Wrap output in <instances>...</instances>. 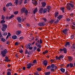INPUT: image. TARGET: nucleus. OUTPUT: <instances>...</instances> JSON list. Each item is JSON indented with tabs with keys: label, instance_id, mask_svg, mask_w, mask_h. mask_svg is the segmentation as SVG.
Instances as JSON below:
<instances>
[{
	"label": "nucleus",
	"instance_id": "obj_52",
	"mask_svg": "<svg viewBox=\"0 0 75 75\" xmlns=\"http://www.w3.org/2000/svg\"><path fill=\"white\" fill-rule=\"evenodd\" d=\"M20 53H22L23 52V51L22 50H20L19 51Z\"/></svg>",
	"mask_w": 75,
	"mask_h": 75
},
{
	"label": "nucleus",
	"instance_id": "obj_4",
	"mask_svg": "<svg viewBox=\"0 0 75 75\" xmlns=\"http://www.w3.org/2000/svg\"><path fill=\"white\" fill-rule=\"evenodd\" d=\"M39 26H44L45 25V22H41L38 23Z\"/></svg>",
	"mask_w": 75,
	"mask_h": 75
},
{
	"label": "nucleus",
	"instance_id": "obj_63",
	"mask_svg": "<svg viewBox=\"0 0 75 75\" xmlns=\"http://www.w3.org/2000/svg\"><path fill=\"white\" fill-rule=\"evenodd\" d=\"M22 69H23V70H25V67H23L22 68Z\"/></svg>",
	"mask_w": 75,
	"mask_h": 75
},
{
	"label": "nucleus",
	"instance_id": "obj_42",
	"mask_svg": "<svg viewBox=\"0 0 75 75\" xmlns=\"http://www.w3.org/2000/svg\"><path fill=\"white\" fill-rule=\"evenodd\" d=\"M7 75H11V72H10V71H8V73H7Z\"/></svg>",
	"mask_w": 75,
	"mask_h": 75
},
{
	"label": "nucleus",
	"instance_id": "obj_44",
	"mask_svg": "<svg viewBox=\"0 0 75 75\" xmlns=\"http://www.w3.org/2000/svg\"><path fill=\"white\" fill-rule=\"evenodd\" d=\"M38 71H41V68H38L37 69Z\"/></svg>",
	"mask_w": 75,
	"mask_h": 75
},
{
	"label": "nucleus",
	"instance_id": "obj_29",
	"mask_svg": "<svg viewBox=\"0 0 75 75\" xmlns=\"http://www.w3.org/2000/svg\"><path fill=\"white\" fill-rule=\"evenodd\" d=\"M64 8H64V7L60 8V10H62V11L63 13H64Z\"/></svg>",
	"mask_w": 75,
	"mask_h": 75
},
{
	"label": "nucleus",
	"instance_id": "obj_36",
	"mask_svg": "<svg viewBox=\"0 0 75 75\" xmlns=\"http://www.w3.org/2000/svg\"><path fill=\"white\" fill-rule=\"evenodd\" d=\"M51 68V66H48L47 67V69H50Z\"/></svg>",
	"mask_w": 75,
	"mask_h": 75
},
{
	"label": "nucleus",
	"instance_id": "obj_31",
	"mask_svg": "<svg viewBox=\"0 0 75 75\" xmlns=\"http://www.w3.org/2000/svg\"><path fill=\"white\" fill-rule=\"evenodd\" d=\"M14 17V15H11L10 17H9V19H11L12 18H13V17Z\"/></svg>",
	"mask_w": 75,
	"mask_h": 75
},
{
	"label": "nucleus",
	"instance_id": "obj_59",
	"mask_svg": "<svg viewBox=\"0 0 75 75\" xmlns=\"http://www.w3.org/2000/svg\"><path fill=\"white\" fill-rule=\"evenodd\" d=\"M54 20H51V21L50 22V23H54Z\"/></svg>",
	"mask_w": 75,
	"mask_h": 75
},
{
	"label": "nucleus",
	"instance_id": "obj_6",
	"mask_svg": "<svg viewBox=\"0 0 75 75\" xmlns=\"http://www.w3.org/2000/svg\"><path fill=\"white\" fill-rule=\"evenodd\" d=\"M32 46V45L30 43H29L28 45H27L25 46L27 49H28L29 47H31Z\"/></svg>",
	"mask_w": 75,
	"mask_h": 75
},
{
	"label": "nucleus",
	"instance_id": "obj_15",
	"mask_svg": "<svg viewBox=\"0 0 75 75\" xmlns=\"http://www.w3.org/2000/svg\"><path fill=\"white\" fill-rule=\"evenodd\" d=\"M63 17V15H60L59 16H58L57 17V18H58L59 20H60L61 18H62V17Z\"/></svg>",
	"mask_w": 75,
	"mask_h": 75
},
{
	"label": "nucleus",
	"instance_id": "obj_46",
	"mask_svg": "<svg viewBox=\"0 0 75 75\" xmlns=\"http://www.w3.org/2000/svg\"><path fill=\"white\" fill-rule=\"evenodd\" d=\"M37 51L38 52H40V49L39 48H37Z\"/></svg>",
	"mask_w": 75,
	"mask_h": 75
},
{
	"label": "nucleus",
	"instance_id": "obj_2",
	"mask_svg": "<svg viewBox=\"0 0 75 75\" xmlns=\"http://www.w3.org/2000/svg\"><path fill=\"white\" fill-rule=\"evenodd\" d=\"M7 53V50L6 49H5L4 51L1 52V54L3 57H4Z\"/></svg>",
	"mask_w": 75,
	"mask_h": 75
},
{
	"label": "nucleus",
	"instance_id": "obj_57",
	"mask_svg": "<svg viewBox=\"0 0 75 75\" xmlns=\"http://www.w3.org/2000/svg\"><path fill=\"white\" fill-rule=\"evenodd\" d=\"M14 4H15V5L16 6H17L18 5V2H14Z\"/></svg>",
	"mask_w": 75,
	"mask_h": 75
},
{
	"label": "nucleus",
	"instance_id": "obj_10",
	"mask_svg": "<svg viewBox=\"0 0 75 75\" xmlns=\"http://www.w3.org/2000/svg\"><path fill=\"white\" fill-rule=\"evenodd\" d=\"M17 20L18 21V22H21V21L22 20V19L21 18V17H17Z\"/></svg>",
	"mask_w": 75,
	"mask_h": 75
},
{
	"label": "nucleus",
	"instance_id": "obj_37",
	"mask_svg": "<svg viewBox=\"0 0 75 75\" xmlns=\"http://www.w3.org/2000/svg\"><path fill=\"white\" fill-rule=\"evenodd\" d=\"M3 36L1 35V32L0 31V39H1V38H3Z\"/></svg>",
	"mask_w": 75,
	"mask_h": 75
},
{
	"label": "nucleus",
	"instance_id": "obj_43",
	"mask_svg": "<svg viewBox=\"0 0 75 75\" xmlns=\"http://www.w3.org/2000/svg\"><path fill=\"white\" fill-rule=\"evenodd\" d=\"M59 51H60V52H62V51H63V48L60 49L59 50Z\"/></svg>",
	"mask_w": 75,
	"mask_h": 75
},
{
	"label": "nucleus",
	"instance_id": "obj_12",
	"mask_svg": "<svg viewBox=\"0 0 75 75\" xmlns=\"http://www.w3.org/2000/svg\"><path fill=\"white\" fill-rule=\"evenodd\" d=\"M63 51L64 52V54H67V48L65 47H64L63 48Z\"/></svg>",
	"mask_w": 75,
	"mask_h": 75
},
{
	"label": "nucleus",
	"instance_id": "obj_54",
	"mask_svg": "<svg viewBox=\"0 0 75 75\" xmlns=\"http://www.w3.org/2000/svg\"><path fill=\"white\" fill-rule=\"evenodd\" d=\"M71 28L72 29H75V26L73 25L71 27Z\"/></svg>",
	"mask_w": 75,
	"mask_h": 75
},
{
	"label": "nucleus",
	"instance_id": "obj_19",
	"mask_svg": "<svg viewBox=\"0 0 75 75\" xmlns=\"http://www.w3.org/2000/svg\"><path fill=\"white\" fill-rule=\"evenodd\" d=\"M70 45V42H67L65 45V47H67V45Z\"/></svg>",
	"mask_w": 75,
	"mask_h": 75
},
{
	"label": "nucleus",
	"instance_id": "obj_40",
	"mask_svg": "<svg viewBox=\"0 0 75 75\" xmlns=\"http://www.w3.org/2000/svg\"><path fill=\"white\" fill-rule=\"evenodd\" d=\"M37 2L36 1H35V2L33 3V4H34V5H35V6H37Z\"/></svg>",
	"mask_w": 75,
	"mask_h": 75
},
{
	"label": "nucleus",
	"instance_id": "obj_3",
	"mask_svg": "<svg viewBox=\"0 0 75 75\" xmlns=\"http://www.w3.org/2000/svg\"><path fill=\"white\" fill-rule=\"evenodd\" d=\"M64 58V56L63 55H60L59 56V57H58L57 56H56V59H58V60H59L60 59L62 58V59Z\"/></svg>",
	"mask_w": 75,
	"mask_h": 75
},
{
	"label": "nucleus",
	"instance_id": "obj_1",
	"mask_svg": "<svg viewBox=\"0 0 75 75\" xmlns=\"http://www.w3.org/2000/svg\"><path fill=\"white\" fill-rule=\"evenodd\" d=\"M2 25L3 27L1 28V30L2 31L4 32L6 31V29L7 28V25L6 24L3 23Z\"/></svg>",
	"mask_w": 75,
	"mask_h": 75
},
{
	"label": "nucleus",
	"instance_id": "obj_18",
	"mask_svg": "<svg viewBox=\"0 0 75 75\" xmlns=\"http://www.w3.org/2000/svg\"><path fill=\"white\" fill-rule=\"evenodd\" d=\"M43 64L45 65V66H47V60H44L43 62Z\"/></svg>",
	"mask_w": 75,
	"mask_h": 75
},
{
	"label": "nucleus",
	"instance_id": "obj_32",
	"mask_svg": "<svg viewBox=\"0 0 75 75\" xmlns=\"http://www.w3.org/2000/svg\"><path fill=\"white\" fill-rule=\"evenodd\" d=\"M60 70L62 72H65V69H64V68H62L60 69Z\"/></svg>",
	"mask_w": 75,
	"mask_h": 75
},
{
	"label": "nucleus",
	"instance_id": "obj_50",
	"mask_svg": "<svg viewBox=\"0 0 75 75\" xmlns=\"http://www.w3.org/2000/svg\"><path fill=\"white\" fill-rule=\"evenodd\" d=\"M40 44H42V39H40Z\"/></svg>",
	"mask_w": 75,
	"mask_h": 75
},
{
	"label": "nucleus",
	"instance_id": "obj_49",
	"mask_svg": "<svg viewBox=\"0 0 75 75\" xmlns=\"http://www.w3.org/2000/svg\"><path fill=\"white\" fill-rule=\"evenodd\" d=\"M25 53L26 54H28V50H27V49L25 50Z\"/></svg>",
	"mask_w": 75,
	"mask_h": 75
},
{
	"label": "nucleus",
	"instance_id": "obj_64",
	"mask_svg": "<svg viewBox=\"0 0 75 75\" xmlns=\"http://www.w3.org/2000/svg\"><path fill=\"white\" fill-rule=\"evenodd\" d=\"M74 36H73V35H72L71 36V38H72V39L74 38Z\"/></svg>",
	"mask_w": 75,
	"mask_h": 75
},
{
	"label": "nucleus",
	"instance_id": "obj_34",
	"mask_svg": "<svg viewBox=\"0 0 75 75\" xmlns=\"http://www.w3.org/2000/svg\"><path fill=\"white\" fill-rule=\"evenodd\" d=\"M55 59H52L50 60V61L51 63H53V62H54V61H55Z\"/></svg>",
	"mask_w": 75,
	"mask_h": 75
},
{
	"label": "nucleus",
	"instance_id": "obj_38",
	"mask_svg": "<svg viewBox=\"0 0 75 75\" xmlns=\"http://www.w3.org/2000/svg\"><path fill=\"white\" fill-rule=\"evenodd\" d=\"M6 22L5 21H4V20H2L1 21L0 23H4Z\"/></svg>",
	"mask_w": 75,
	"mask_h": 75
},
{
	"label": "nucleus",
	"instance_id": "obj_53",
	"mask_svg": "<svg viewBox=\"0 0 75 75\" xmlns=\"http://www.w3.org/2000/svg\"><path fill=\"white\" fill-rule=\"evenodd\" d=\"M15 45H18V42H17L15 43Z\"/></svg>",
	"mask_w": 75,
	"mask_h": 75
},
{
	"label": "nucleus",
	"instance_id": "obj_22",
	"mask_svg": "<svg viewBox=\"0 0 75 75\" xmlns=\"http://www.w3.org/2000/svg\"><path fill=\"white\" fill-rule=\"evenodd\" d=\"M68 59L69 61H71L72 59H73V58H72V57H68Z\"/></svg>",
	"mask_w": 75,
	"mask_h": 75
},
{
	"label": "nucleus",
	"instance_id": "obj_26",
	"mask_svg": "<svg viewBox=\"0 0 75 75\" xmlns=\"http://www.w3.org/2000/svg\"><path fill=\"white\" fill-rule=\"evenodd\" d=\"M24 12L26 16H27V15H28V10H27V9H26Z\"/></svg>",
	"mask_w": 75,
	"mask_h": 75
},
{
	"label": "nucleus",
	"instance_id": "obj_33",
	"mask_svg": "<svg viewBox=\"0 0 75 75\" xmlns=\"http://www.w3.org/2000/svg\"><path fill=\"white\" fill-rule=\"evenodd\" d=\"M5 39L3 38V37H2V38L1 39V41L2 42H5Z\"/></svg>",
	"mask_w": 75,
	"mask_h": 75
},
{
	"label": "nucleus",
	"instance_id": "obj_45",
	"mask_svg": "<svg viewBox=\"0 0 75 75\" xmlns=\"http://www.w3.org/2000/svg\"><path fill=\"white\" fill-rule=\"evenodd\" d=\"M37 47L35 46L33 47V49L34 51H35L36 49H37Z\"/></svg>",
	"mask_w": 75,
	"mask_h": 75
},
{
	"label": "nucleus",
	"instance_id": "obj_60",
	"mask_svg": "<svg viewBox=\"0 0 75 75\" xmlns=\"http://www.w3.org/2000/svg\"><path fill=\"white\" fill-rule=\"evenodd\" d=\"M6 44H10V42L9 41H7L6 42Z\"/></svg>",
	"mask_w": 75,
	"mask_h": 75
},
{
	"label": "nucleus",
	"instance_id": "obj_20",
	"mask_svg": "<svg viewBox=\"0 0 75 75\" xmlns=\"http://www.w3.org/2000/svg\"><path fill=\"white\" fill-rule=\"evenodd\" d=\"M11 6H12V3L10 2L9 3H8L6 5V6L7 7H8Z\"/></svg>",
	"mask_w": 75,
	"mask_h": 75
},
{
	"label": "nucleus",
	"instance_id": "obj_17",
	"mask_svg": "<svg viewBox=\"0 0 75 75\" xmlns=\"http://www.w3.org/2000/svg\"><path fill=\"white\" fill-rule=\"evenodd\" d=\"M58 14H59V13L58 12H55L54 13L55 17H56V18L57 17V16H58Z\"/></svg>",
	"mask_w": 75,
	"mask_h": 75
},
{
	"label": "nucleus",
	"instance_id": "obj_13",
	"mask_svg": "<svg viewBox=\"0 0 75 75\" xmlns=\"http://www.w3.org/2000/svg\"><path fill=\"white\" fill-rule=\"evenodd\" d=\"M68 31V30L67 29H66L64 30H62V31L63 33L65 34H67V31Z\"/></svg>",
	"mask_w": 75,
	"mask_h": 75
},
{
	"label": "nucleus",
	"instance_id": "obj_48",
	"mask_svg": "<svg viewBox=\"0 0 75 75\" xmlns=\"http://www.w3.org/2000/svg\"><path fill=\"white\" fill-rule=\"evenodd\" d=\"M42 19H43V20H44V21L45 22L46 21H47V19H46V18H42Z\"/></svg>",
	"mask_w": 75,
	"mask_h": 75
},
{
	"label": "nucleus",
	"instance_id": "obj_9",
	"mask_svg": "<svg viewBox=\"0 0 75 75\" xmlns=\"http://www.w3.org/2000/svg\"><path fill=\"white\" fill-rule=\"evenodd\" d=\"M35 45L38 47V48H41L42 47L40 43L38 44L37 43H35Z\"/></svg>",
	"mask_w": 75,
	"mask_h": 75
},
{
	"label": "nucleus",
	"instance_id": "obj_11",
	"mask_svg": "<svg viewBox=\"0 0 75 75\" xmlns=\"http://www.w3.org/2000/svg\"><path fill=\"white\" fill-rule=\"evenodd\" d=\"M43 8L42 7L41 8H40L39 11V13H41V14H42V12H43Z\"/></svg>",
	"mask_w": 75,
	"mask_h": 75
},
{
	"label": "nucleus",
	"instance_id": "obj_47",
	"mask_svg": "<svg viewBox=\"0 0 75 75\" xmlns=\"http://www.w3.org/2000/svg\"><path fill=\"white\" fill-rule=\"evenodd\" d=\"M7 33H3V35H7Z\"/></svg>",
	"mask_w": 75,
	"mask_h": 75
},
{
	"label": "nucleus",
	"instance_id": "obj_30",
	"mask_svg": "<svg viewBox=\"0 0 75 75\" xmlns=\"http://www.w3.org/2000/svg\"><path fill=\"white\" fill-rule=\"evenodd\" d=\"M50 67L52 68H54L55 67V64H52L51 65Z\"/></svg>",
	"mask_w": 75,
	"mask_h": 75
},
{
	"label": "nucleus",
	"instance_id": "obj_5",
	"mask_svg": "<svg viewBox=\"0 0 75 75\" xmlns=\"http://www.w3.org/2000/svg\"><path fill=\"white\" fill-rule=\"evenodd\" d=\"M51 7L50 5H48L47 6V12H48L49 13H50V11L51 10Z\"/></svg>",
	"mask_w": 75,
	"mask_h": 75
},
{
	"label": "nucleus",
	"instance_id": "obj_39",
	"mask_svg": "<svg viewBox=\"0 0 75 75\" xmlns=\"http://www.w3.org/2000/svg\"><path fill=\"white\" fill-rule=\"evenodd\" d=\"M59 21H58V19H57L56 21L54 22V23H56V24H57V23H58Z\"/></svg>",
	"mask_w": 75,
	"mask_h": 75
},
{
	"label": "nucleus",
	"instance_id": "obj_8",
	"mask_svg": "<svg viewBox=\"0 0 75 75\" xmlns=\"http://www.w3.org/2000/svg\"><path fill=\"white\" fill-rule=\"evenodd\" d=\"M31 62L28 64L26 67H27V68H28V69H30V68H31Z\"/></svg>",
	"mask_w": 75,
	"mask_h": 75
},
{
	"label": "nucleus",
	"instance_id": "obj_23",
	"mask_svg": "<svg viewBox=\"0 0 75 75\" xmlns=\"http://www.w3.org/2000/svg\"><path fill=\"white\" fill-rule=\"evenodd\" d=\"M67 8L68 9V10H71V7L69 6V4H67Z\"/></svg>",
	"mask_w": 75,
	"mask_h": 75
},
{
	"label": "nucleus",
	"instance_id": "obj_51",
	"mask_svg": "<svg viewBox=\"0 0 75 75\" xmlns=\"http://www.w3.org/2000/svg\"><path fill=\"white\" fill-rule=\"evenodd\" d=\"M18 25L19 27H21V24H19Z\"/></svg>",
	"mask_w": 75,
	"mask_h": 75
},
{
	"label": "nucleus",
	"instance_id": "obj_14",
	"mask_svg": "<svg viewBox=\"0 0 75 75\" xmlns=\"http://www.w3.org/2000/svg\"><path fill=\"white\" fill-rule=\"evenodd\" d=\"M47 12V8H44L43 10V13L44 14Z\"/></svg>",
	"mask_w": 75,
	"mask_h": 75
},
{
	"label": "nucleus",
	"instance_id": "obj_61",
	"mask_svg": "<svg viewBox=\"0 0 75 75\" xmlns=\"http://www.w3.org/2000/svg\"><path fill=\"white\" fill-rule=\"evenodd\" d=\"M36 43H38V44H40V41L39 40H38L37 41V42H36Z\"/></svg>",
	"mask_w": 75,
	"mask_h": 75
},
{
	"label": "nucleus",
	"instance_id": "obj_24",
	"mask_svg": "<svg viewBox=\"0 0 75 75\" xmlns=\"http://www.w3.org/2000/svg\"><path fill=\"white\" fill-rule=\"evenodd\" d=\"M17 36L16 35H13L12 36V39H13V40H15V39H16Z\"/></svg>",
	"mask_w": 75,
	"mask_h": 75
},
{
	"label": "nucleus",
	"instance_id": "obj_41",
	"mask_svg": "<svg viewBox=\"0 0 75 75\" xmlns=\"http://www.w3.org/2000/svg\"><path fill=\"white\" fill-rule=\"evenodd\" d=\"M18 13V11H15L14 12V14H17Z\"/></svg>",
	"mask_w": 75,
	"mask_h": 75
},
{
	"label": "nucleus",
	"instance_id": "obj_58",
	"mask_svg": "<svg viewBox=\"0 0 75 75\" xmlns=\"http://www.w3.org/2000/svg\"><path fill=\"white\" fill-rule=\"evenodd\" d=\"M50 70H51V71L52 72H54V69H51Z\"/></svg>",
	"mask_w": 75,
	"mask_h": 75
},
{
	"label": "nucleus",
	"instance_id": "obj_27",
	"mask_svg": "<svg viewBox=\"0 0 75 75\" xmlns=\"http://www.w3.org/2000/svg\"><path fill=\"white\" fill-rule=\"evenodd\" d=\"M51 74V72L50 71H49L47 72H46L45 73V75H50Z\"/></svg>",
	"mask_w": 75,
	"mask_h": 75
},
{
	"label": "nucleus",
	"instance_id": "obj_21",
	"mask_svg": "<svg viewBox=\"0 0 75 75\" xmlns=\"http://www.w3.org/2000/svg\"><path fill=\"white\" fill-rule=\"evenodd\" d=\"M37 11H38V9L37 8H36L33 11V13L35 14V13H36V12H37Z\"/></svg>",
	"mask_w": 75,
	"mask_h": 75
},
{
	"label": "nucleus",
	"instance_id": "obj_25",
	"mask_svg": "<svg viewBox=\"0 0 75 75\" xmlns=\"http://www.w3.org/2000/svg\"><path fill=\"white\" fill-rule=\"evenodd\" d=\"M21 31H18L17 32H16V35H19L21 34Z\"/></svg>",
	"mask_w": 75,
	"mask_h": 75
},
{
	"label": "nucleus",
	"instance_id": "obj_16",
	"mask_svg": "<svg viewBox=\"0 0 75 75\" xmlns=\"http://www.w3.org/2000/svg\"><path fill=\"white\" fill-rule=\"evenodd\" d=\"M47 5V4L45 3V2H43L42 3V7H44L45 6Z\"/></svg>",
	"mask_w": 75,
	"mask_h": 75
},
{
	"label": "nucleus",
	"instance_id": "obj_56",
	"mask_svg": "<svg viewBox=\"0 0 75 75\" xmlns=\"http://www.w3.org/2000/svg\"><path fill=\"white\" fill-rule=\"evenodd\" d=\"M72 47H73L74 48V49H75V44H74L72 45Z\"/></svg>",
	"mask_w": 75,
	"mask_h": 75
},
{
	"label": "nucleus",
	"instance_id": "obj_28",
	"mask_svg": "<svg viewBox=\"0 0 75 75\" xmlns=\"http://www.w3.org/2000/svg\"><path fill=\"white\" fill-rule=\"evenodd\" d=\"M69 5H70L71 7L72 8L74 7V5H73V4H72L69 3Z\"/></svg>",
	"mask_w": 75,
	"mask_h": 75
},
{
	"label": "nucleus",
	"instance_id": "obj_62",
	"mask_svg": "<svg viewBox=\"0 0 75 75\" xmlns=\"http://www.w3.org/2000/svg\"><path fill=\"white\" fill-rule=\"evenodd\" d=\"M5 58L6 60H8V57H5Z\"/></svg>",
	"mask_w": 75,
	"mask_h": 75
},
{
	"label": "nucleus",
	"instance_id": "obj_35",
	"mask_svg": "<svg viewBox=\"0 0 75 75\" xmlns=\"http://www.w3.org/2000/svg\"><path fill=\"white\" fill-rule=\"evenodd\" d=\"M69 65L70 66V68H72V67H74V65H73V64H72L71 63Z\"/></svg>",
	"mask_w": 75,
	"mask_h": 75
},
{
	"label": "nucleus",
	"instance_id": "obj_7",
	"mask_svg": "<svg viewBox=\"0 0 75 75\" xmlns=\"http://www.w3.org/2000/svg\"><path fill=\"white\" fill-rule=\"evenodd\" d=\"M25 8H23L21 9V14H23V13H24V12H25Z\"/></svg>",
	"mask_w": 75,
	"mask_h": 75
},
{
	"label": "nucleus",
	"instance_id": "obj_55",
	"mask_svg": "<svg viewBox=\"0 0 75 75\" xmlns=\"http://www.w3.org/2000/svg\"><path fill=\"white\" fill-rule=\"evenodd\" d=\"M29 50H32L33 49V47H29Z\"/></svg>",
	"mask_w": 75,
	"mask_h": 75
}]
</instances>
